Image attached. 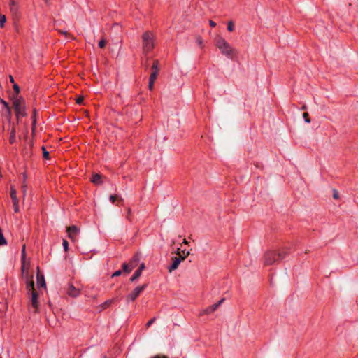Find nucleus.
I'll return each instance as SVG.
<instances>
[{
    "label": "nucleus",
    "instance_id": "obj_36",
    "mask_svg": "<svg viewBox=\"0 0 358 358\" xmlns=\"http://www.w3.org/2000/svg\"><path fill=\"white\" fill-rule=\"evenodd\" d=\"M333 198L334 199H339L338 192L336 189H333Z\"/></svg>",
    "mask_w": 358,
    "mask_h": 358
},
{
    "label": "nucleus",
    "instance_id": "obj_25",
    "mask_svg": "<svg viewBox=\"0 0 358 358\" xmlns=\"http://www.w3.org/2000/svg\"><path fill=\"white\" fill-rule=\"evenodd\" d=\"M41 150L43 151V157L47 160L50 159V153L48 151L46 150L45 146L43 145L41 147Z\"/></svg>",
    "mask_w": 358,
    "mask_h": 358
},
{
    "label": "nucleus",
    "instance_id": "obj_12",
    "mask_svg": "<svg viewBox=\"0 0 358 358\" xmlns=\"http://www.w3.org/2000/svg\"><path fill=\"white\" fill-rule=\"evenodd\" d=\"M0 103L3 105V108L6 109L5 113V117H6L7 120L10 122L11 116H12V112L10 107L7 101H6L3 99H0Z\"/></svg>",
    "mask_w": 358,
    "mask_h": 358
},
{
    "label": "nucleus",
    "instance_id": "obj_54",
    "mask_svg": "<svg viewBox=\"0 0 358 358\" xmlns=\"http://www.w3.org/2000/svg\"><path fill=\"white\" fill-rule=\"evenodd\" d=\"M10 2H16V0H9Z\"/></svg>",
    "mask_w": 358,
    "mask_h": 358
},
{
    "label": "nucleus",
    "instance_id": "obj_31",
    "mask_svg": "<svg viewBox=\"0 0 358 358\" xmlns=\"http://www.w3.org/2000/svg\"><path fill=\"white\" fill-rule=\"evenodd\" d=\"M83 101H84V98L82 96H79L76 97V103L78 105L83 104Z\"/></svg>",
    "mask_w": 358,
    "mask_h": 358
},
{
    "label": "nucleus",
    "instance_id": "obj_57",
    "mask_svg": "<svg viewBox=\"0 0 358 358\" xmlns=\"http://www.w3.org/2000/svg\"><path fill=\"white\" fill-rule=\"evenodd\" d=\"M0 358H1V357H0Z\"/></svg>",
    "mask_w": 358,
    "mask_h": 358
},
{
    "label": "nucleus",
    "instance_id": "obj_1",
    "mask_svg": "<svg viewBox=\"0 0 358 358\" xmlns=\"http://www.w3.org/2000/svg\"><path fill=\"white\" fill-rule=\"evenodd\" d=\"M291 252L290 247H283L280 250H268L264 255V264L270 266L275 263L280 262Z\"/></svg>",
    "mask_w": 358,
    "mask_h": 358
},
{
    "label": "nucleus",
    "instance_id": "obj_41",
    "mask_svg": "<svg viewBox=\"0 0 358 358\" xmlns=\"http://www.w3.org/2000/svg\"><path fill=\"white\" fill-rule=\"evenodd\" d=\"M36 123H37V120H31V129L32 130H36Z\"/></svg>",
    "mask_w": 358,
    "mask_h": 358
},
{
    "label": "nucleus",
    "instance_id": "obj_14",
    "mask_svg": "<svg viewBox=\"0 0 358 358\" xmlns=\"http://www.w3.org/2000/svg\"><path fill=\"white\" fill-rule=\"evenodd\" d=\"M79 231V229L76 225H71L66 227V232L68 233V237L73 240Z\"/></svg>",
    "mask_w": 358,
    "mask_h": 358
},
{
    "label": "nucleus",
    "instance_id": "obj_40",
    "mask_svg": "<svg viewBox=\"0 0 358 358\" xmlns=\"http://www.w3.org/2000/svg\"><path fill=\"white\" fill-rule=\"evenodd\" d=\"M145 268V263H141L139 267L138 268V271L142 273V271Z\"/></svg>",
    "mask_w": 358,
    "mask_h": 358
},
{
    "label": "nucleus",
    "instance_id": "obj_26",
    "mask_svg": "<svg viewBox=\"0 0 358 358\" xmlns=\"http://www.w3.org/2000/svg\"><path fill=\"white\" fill-rule=\"evenodd\" d=\"M235 26L233 21H229L227 23V30L230 32L234 30Z\"/></svg>",
    "mask_w": 358,
    "mask_h": 358
},
{
    "label": "nucleus",
    "instance_id": "obj_21",
    "mask_svg": "<svg viewBox=\"0 0 358 358\" xmlns=\"http://www.w3.org/2000/svg\"><path fill=\"white\" fill-rule=\"evenodd\" d=\"M152 72H157L159 73V62L157 59H155L153 61L152 67H151Z\"/></svg>",
    "mask_w": 358,
    "mask_h": 358
},
{
    "label": "nucleus",
    "instance_id": "obj_7",
    "mask_svg": "<svg viewBox=\"0 0 358 358\" xmlns=\"http://www.w3.org/2000/svg\"><path fill=\"white\" fill-rule=\"evenodd\" d=\"M29 294L31 295V304L35 309V312L37 313L39 307V294L37 291H33L32 292H30Z\"/></svg>",
    "mask_w": 358,
    "mask_h": 358
},
{
    "label": "nucleus",
    "instance_id": "obj_20",
    "mask_svg": "<svg viewBox=\"0 0 358 358\" xmlns=\"http://www.w3.org/2000/svg\"><path fill=\"white\" fill-rule=\"evenodd\" d=\"M15 126L13 124L12 129L10 131V137H9V143L10 144H13L15 142Z\"/></svg>",
    "mask_w": 358,
    "mask_h": 358
},
{
    "label": "nucleus",
    "instance_id": "obj_52",
    "mask_svg": "<svg viewBox=\"0 0 358 358\" xmlns=\"http://www.w3.org/2000/svg\"><path fill=\"white\" fill-rule=\"evenodd\" d=\"M182 243H185V244H187L188 242H187V241L186 239H184Z\"/></svg>",
    "mask_w": 358,
    "mask_h": 358
},
{
    "label": "nucleus",
    "instance_id": "obj_16",
    "mask_svg": "<svg viewBox=\"0 0 358 358\" xmlns=\"http://www.w3.org/2000/svg\"><path fill=\"white\" fill-rule=\"evenodd\" d=\"M140 256L138 254H135L131 259V260L128 262V264L130 265V267L133 270L135 267L138 266Z\"/></svg>",
    "mask_w": 358,
    "mask_h": 358
},
{
    "label": "nucleus",
    "instance_id": "obj_28",
    "mask_svg": "<svg viewBox=\"0 0 358 358\" xmlns=\"http://www.w3.org/2000/svg\"><path fill=\"white\" fill-rule=\"evenodd\" d=\"M107 41L104 38H101L99 42V47L100 48H104L106 45Z\"/></svg>",
    "mask_w": 358,
    "mask_h": 358
},
{
    "label": "nucleus",
    "instance_id": "obj_39",
    "mask_svg": "<svg viewBox=\"0 0 358 358\" xmlns=\"http://www.w3.org/2000/svg\"><path fill=\"white\" fill-rule=\"evenodd\" d=\"M155 81L149 80L148 83V88L150 91H152L154 88V84Z\"/></svg>",
    "mask_w": 358,
    "mask_h": 358
},
{
    "label": "nucleus",
    "instance_id": "obj_55",
    "mask_svg": "<svg viewBox=\"0 0 358 358\" xmlns=\"http://www.w3.org/2000/svg\"><path fill=\"white\" fill-rule=\"evenodd\" d=\"M26 178H27V176H26V175H24V180H26Z\"/></svg>",
    "mask_w": 358,
    "mask_h": 358
},
{
    "label": "nucleus",
    "instance_id": "obj_23",
    "mask_svg": "<svg viewBox=\"0 0 358 358\" xmlns=\"http://www.w3.org/2000/svg\"><path fill=\"white\" fill-rule=\"evenodd\" d=\"M26 257V252H25V245L22 246V271L24 273V260Z\"/></svg>",
    "mask_w": 358,
    "mask_h": 358
},
{
    "label": "nucleus",
    "instance_id": "obj_10",
    "mask_svg": "<svg viewBox=\"0 0 358 358\" xmlns=\"http://www.w3.org/2000/svg\"><path fill=\"white\" fill-rule=\"evenodd\" d=\"M16 194H17V192H16L15 189L13 187H10V197H11V199H12V201L13 203L14 211H15V213H18L19 212V205H18L19 201H18Z\"/></svg>",
    "mask_w": 358,
    "mask_h": 358
},
{
    "label": "nucleus",
    "instance_id": "obj_13",
    "mask_svg": "<svg viewBox=\"0 0 358 358\" xmlns=\"http://www.w3.org/2000/svg\"><path fill=\"white\" fill-rule=\"evenodd\" d=\"M224 300H225L224 298H222L218 302H217V303L213 304L212 306H210L209 307L206 308L203 310V313L205 314H207V315L213 313L224 301Z\"/></svg>",
    "mask_w": 358,
    "mask_h": 358
},
{
    "label": "nucleus",
    "instance_id": "obj_37",
    "mask_svg": "<svg viewBox=\"0 0 358 358\" xmlns=\"http://www.w3.org/2000/svg\"><path fill=\"white\" fill-rule=\"evenodd\" d=\"M156 320V317H152V319H150L146 324V327L148 328L149 327H150Z\"/></svg>",
    "mask_w": 358,
    "mask_h": 358
},
{
    "label": "nucleus",
    "instance_id": "obj_3",
    "mask_svg": "<svg viewBox=\"0 0 358 358\" xmlns=\"http://www.w3.org/2000/svg\"><path fill=\"white\" fill-rule=\"evenodd\" d=\"M13 102V108L15 112V115L19 122L20 117H26L27 113L26 112L25 100L22 96H20L17 99L11 100Z\"/></svg>",
    "mask_w": 358,
    "mask_h": 358
},
{
    "label": "nucleus",
    "instance_id": "obj_29",
    "mask_svg": "<svg viewBox=\"0 0 358 358\" xmlns=\"http://www.w3.org/2000/svg\"><path fill=\"white\" fill-rule=\"evenodd\" d=\"M157 76H158V73L151 72V73L150 75L149 80L155 81Z\"/></svg>",
    "mask_w": 358,
    "mask_h": 358
},
{
    "label": "nucleus",
    "instance_id": "obj_24",
    "mask_svg": "<svg viewBox=\"0 0 358 358\" xmlns=\"http://www.w3.org/2000/svg\"><path fill=\"white\" fill-rule=\"evenodd\" d=\"M142 273L140 272L139 271L136 270L134 273L133 274V275L129 279V281L131 282H135L136 280H137L141 275Z\"/></svg>",
    "mask_w": 358,
    "mask_h": 358
},
{
    "label": "nucleus",
    "instance_id": "obj_8",
    "mask_svg": "<svg viewBox=\"0 0 358 358\" xmlns=\"http://www.w3.org/2000/svg\"><path fill=\"white\" fill-rule=\"evenodd\" d=\"M66 294L72 298H76L80 294V289L75 287L72 283H69Z\"/></svg>",
    "mask_w": 358,
    "mask_h": 358
},
{
    "label": "nucleus",
    "instance_id": "obj_51",
    "mask_svg": "<svg viewBox=\"0 0 358 358\" xmlns=\"http://www.w3.org/2000/svg\"><path fill=\"white\" fill-rule=\"evenodd\" d=\"M33 146H34V143H33V142H31V143H30V148H31V149L33 148Z\"/></svg>",
    "mask_w": 358,
    "mask_h": 358
},
{
    "label": "nucleus",
    "instance_id": "obj_27",
    "mask_svg": "<svg viewBox=\"0 0 358 358\" xmlns=\"http://www.w3.org/2000/svg\"><path fill=\"white\" fill-rule=\"evenodd\" d=\"M6 22V17L4 15H0V27L2 28L4 27V24Z\"/></svg>",
    "mask_w": 358,
    "mask_h": 358
},
{
    "label": "nucleus",
    "instance_id": "obj_50",
    "mask_svg": "<svg viewBox=\"0 0 358 358\" xmlns=\"http://www.w3.org/2000/svg\"><path fill=\"white\" fill-rule=\"evenodd\" d=\"M307 108V106L306 105H303L302 107H301V110H306Z\"/></svg>",
    "mask_w": 358,
    "mask_h": 358
},
{
    "label": "nucleus",
    "instance_id": "obj_9",
    "mask_svg": "<svg viewBox=\"0 0 358 358\" xmlns=\"http://www.w3.org/2000/svg\"><path fill=\"white\" fill-rule=\"evenodd\" d=\"M26 289L27 291V294L29 295L30 292L36 290L34 289V282L33 280V276H29L28 271L26 273Z\"/></svg>",
    "mask_w": 358,
    "mask_h": 358
},
{
    "label": "nucleus",
    "instance_id": "obj_53",
    "mask_svg": "<svg viewBox=\"0 0 358 358\" xmlns=\"http://www.w3.org/2000/svg\"><path fill=\"white\" fill-rule=\"evenodd\" d=\"M35 131H36V130H32V129H31V134H32V135H34V134H35Z\"/></svg>",
    "mask_w": 358,
    "mask_h": 358
},
{
    "label": "nucleus",
    "instance_id": "obj_35",
    "mask_svg": "<svg viewBox=\"0 0 358 358\" xmlns=\"http://www.w3.org/2000/svg\"><path fill=\"white\" fill-rule=\"evenodd\" d=\"M122 273V270H117L116 271H115L112 275H111V278H115V277H118L120 275H121Z\"/></svg>",
    "mask_w": 358,
    "mask_h": 358
},
{
    "label": "nucleus",
    "instance_id": "obj_47",
    "mask_svg": "<svg viewBox=\"0 0 358 358\" xmlns=\"http://www.w3.org/2000/svg\"><path fill=\"white\" fill-rule=\"evenodd\" d=\"M9 80L13 84L15 83V80H14V78L11 75L9 76Z\"/></svg>",
    "mask_w": 358,
    "mask_h": 358
},
{
    "label": "nucleus",
    "instance_id": "obj_45",
    "mask_svg": "<svg viewBox=\"0 0 358 358\" xmlns=\"http://www.w3.org/2000/svg\"><path fill=\"white\" fill-rule=\"evenodd\" d=\"M59 33L65 35L66 36H69V37L71 36V34L68 33L67 31H59Z\"/></svg>",
    "mask_w": 358,
    "mask_h": 358
},
{
    "label": "nucleus",
    "instance_id": "obj_44",
    "mask_svg": "<svg viewBox=\"0 0 358 358\" xmlns=\"http://www.w3.org/2000/svg\"><path fill=\"white\" fill-rule=\"evenodd\" d=\"M152 358H169V357L166 355H157L154 356Z\"/></svg>",
    "mask_w": 358,
    "mask_h": 358
},
{
    "label": "nucleus",
    "instance_id": "obj_15",
    "mask_svg": "<svg viewBox=\"0 0 358 358\" xmlns=\"http://www.w3.org/2000/svg\"><path fill=\"white\" fill-rule=\"evenodd\" d=\"M102 176L99 173H94L92 176L90 181L95 185H100L103 184Z\"/></svg>",
    "mask_w": 358,
    "mask_h": 358
},
{
    "label": "nucleus",
    "instance_id": "obj_43",
    "mask_svg": "<svg viewBox=\"0 0 358 358\" xmlns=\"http://www.w3.org/2000/svg\"><path fill=\"white\" fill-rule=\"evenodd\" d=\"M254 164L258 169H262L263 168V165L261 163H259V162H256Z\"/></svg>",
    "mask_w": 358,
    "mask_h": 358
},
{
    "label": "nucleus",
    "instance_id": "obj_33",
    "mask_svg": "<svg viewBox=\"0 0 358 358\" xmlns=\"http://www.w3.org/2000/svg\"><path fill=\"white\" fill-rule=\"evenodd\" d=\"M62 245L64 247V250L67 252L69 250V243L66 240L63 239Z\"/></svg>",
    "mask_w": 358,
    "mask_h": 358
},
{
    "label": "nucleus",
    "instance_id": "obj_19",
    "mask_svg": "<svg viewBox=\"0 0 358 358\" xmlns=\"http://www.w3.org/2000/svg\"><path fill=\"white\" fill-rule=\"evenodd\" d=\"M109 200L113 204L116 201H118L119 203H120L121 205H123V203H124V199L121 196H118L117 194H112V195H110V197H109Z\"/></svg>",
    "mask_w": 358,
    "mask_h": 358
},
{
    "label": "nucleus",
    "instance_id": "obj_49",
    "mask_svg": "<svg viewBox=\"0 0 358 358\" xmlns=\"http://www.w3.org/2000/svg\"><path fill=\"white\" fill-rule=\"evenodd\" d=\"M31 155V152H26L24 154V157H30Z\"/></svg>",
    "mask_w": 358,
    "mask_h": 358
},
{
    "label": "nucleus",
    "instance_id": "obj_18",
    "mask_svg": "<svg viewBox=\"0 0 358 358\" xmlns=\"http://www.w3.org/2000/svg\"><path fill=\"white\" fill-rule=\"evenodd\" d=\"M9 7L10 13L15 16L18 15V5L17 2H10Z\"/></svg>",
    "mask_w": 358,
    "mask_h": 358
},
{
    "label": "nucleus",
    "instance_id": "obj_11",
    "mask_svg": "<svg viewBox=\"0 0 358 358\" xmlns=\"http://www.w3.org/2000/svg\"><path fill=\"white\" fill-rule=\"evenodd\" d=\"M36 283L38 288H46L44 275L40 272L38 266L37 267Z\"/></svg>",
    "mask_w": 358,
    "mask_h": 358
},
{
    "label": "nucleus",
    "instance_id": "obj_22",
    "mask_svg": "<svg viewBox=\"0 0 358 358\" xmlns=\"http://www.w3.org/2000/svg\"><path fill=\"white\" fill-rule=\"evenodd\" d=\"M122 272H124L126 274H128L131 273L132 271V268L130 267V265L128 263H123L122 265Z\"/></svg>",
    "mask_w": 358,
    "mask_h": 358
},
{
    "label": "nucleus",
    "instance_id": "obj_30",
    "mask_svg": "<svg viewBox=\"0 0 358 358\" xmlns=\"http://www.w3.org/2000/svg\"><path fill=\"white\" fill-rule=\"evenodd\" d=\"M303 117L304 119V121L306 123H310V122L311 120H310V118L309 117V114L307 112L303 113Z\"/></svg>",
    "mask_w": 358,
    "mask_h": 358
},
{
    "label": "nucleus",
    "instance_id": "obj_5",
    "mask_svg": "<svg viewBox=\"0 0 358 358\" xmlns=\"http://www.w3.org/2000/svg\"><path fill=\"white\" fill-rule=\"evenodd\" d=\"M148 283H144L141 286H138L126 296V301L129 303L134 302L139 296V295L148 287Z\"/></svg>",
    "mask_w": 358,
    "mask_h": 358
},
{
    "label": "nucleus",
    "instance_id": "obj_48",
    "mask_svg": "<svg viewBox=\"0 0 358 358\" xmlns=\"http://www.w3.org/2000/svg\"><path fill=\"white\" fill-rule=\"evenodd\" d=\"M180 254H181L182 255H185V256L187 257V256L189 255V252H187V253H185V250H182V251L180 252Z\"/></svg>",
    "mask_w": 358,
    "mask_h": 358
},
{
    "label": "nucleus",
    "instance_id": "obj_56",
    "mask_svg": "<svg viewBox=\"0 0 358 358\" xmlns=\"http://www.w3.org/2000/svg\"><path fill=\"white\" fill-rule=\"evenodd\" d=\"M22 187H23L24 189H25L26 185H22Z\"/></svg>",
    "mask_w": 358,
    "mask_h": 358
},
{
    "label": "nucleus",
    "instance_id": "obj_38",
    "mask_svg": "<svg viewBox=\"0 0 358 358\" xmlns=\"http://www.w3.org/2000/svg\"><path fill=\"white\" fill-rule=\"evenodd\" d=\"M196 41L197 43V44L200 46L202 45V43H203V39L201 38V36H198L196 38Z\"/></svg>",
    "mask_w": 358,
    "mask_h": 358
},
{
    "label": "nucleus",
    "instance_id": "obj_2",
    "mask_svg": "<svg viewBox=\"0 0 358 358\" xmlns=\"http://www.w3.org/2000/svg\"><path fill=\"white\" fill-rule=\"evenodd\" d=\"M215 42L216 47L220 50L221 53L229 59H234L237 57L238 51L233 48L222 36H217Z\"/></svg>",
    "mask_w": 358,
    "mask_h": 358
},
{
    "label": "nucleus",
    "instance_id": "obj_42",
    "mask_svg": "<svg viewBox=\"0 0 358 358\" xmlns=\"http://www.w3.org/2000/svg\"><path fill=\"white\" fill-rule=\"evenodd\" d=\"M131 213V208H127V219H128L129 220H131V218H130Z\"/></svg>",
    "mask_w": 358,
    "mask_h": 358
},
{
    "label": "nucleus",
    "instance_id": "obj_46",
    "mask_svg": "<svg viewBox=\"0 0 358 358\" xmlns=\"http://www.w3.org/2000/svg\"><path fill=\"white\" fill-rule=\"evenodd\" d=\"M209 24L211 27H215L216 26V22L213 20L209 21Z\"/></svg>",
    "mask_w": 358,
    "mask_h": 358
},
{
    "label": "nucleus",
    "instance_id": "obj_4",
    "mask_svg": "<svg viewBox=\"0 0 358 358\" xmlns=\"http://www.w3.org/2000/svg\"><path fill=\"white\" fill-rule=\"evenodd\" d=\"M143 51L145 55L154 48V34L152 31H147L142 35Z\"/></svg>",
    "mask_w": 358,
    "mask_h": 358
},
{
    "label": "nucleus",
    "instance_id": "obj_17",
    "mask_svg": "<svg viewBox=\"0 0 358 358\" xmlns=\"http://www.w3.org/2000/svg\"><path fill=\"white\" fill-rule=\"evenodd\" d=\"M13 88L14 90V93L10 96V100L17 99L20 98L19 94L20 92V88L17 83H14L13 85Z\"/></svg>",
    "mask_w": 358,
    "mask_h": 358
},
{
    "label": "nucleus",
    "instance_id": "obj_6",
    "mask_svg": "<svg viewBox=\"0 0 358 358\" xmlns=\"http://www.w3.org/2000/svg\"><path fill=\"white\" fill-rule=\"evenodd\" d=\"M178 256H174L171 258L172 263L168 267L169 272H172L173 271L177 269L180 262L185 260L186 258V256L182 255L180 251H178Z\"/></svg>",
    "mask_w": 358,
    "mask_h": 358
},
{
    "label": "nucleus",
    "instance_id": "obj_34",
    "mask_svg": "<svg viewBox=\"0 0 358 358\" xmlns=\"http://www.w3.org/2000/svg\"><path fill=\"white\" fill-rule=\"evenodd\" d=\"M113 302V299L108 300L103 303V308H106Z\"/></svg>",
    "mask_w": 358,
    "mask_h": 358
},
{
    "label": "nucleus",
    "instance_id": "obj_32",
    "mask_svg": "<svg viewBox=\"0 0 358 358\" xmlns=\"http://www.w3.org/2000/svg\"><path fill=\"white\" fill-rule=\"evenodd\" d=\"M37 113L38 112H37L36 108H34L32 110L31 116V120H37Z\"/></svg>",
    "mask_w": 358,
    "mask_h": 358
}]
</instances>
